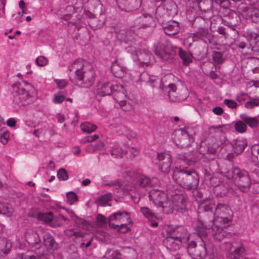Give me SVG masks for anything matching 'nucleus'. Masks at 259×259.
Returning <instances> with one entry per match:
<instances>
[{
  "label": "nucleus",
  "instance_id": "1",
  "mask_svg": "<svg viewBox=\"0 0 259 259\" xmlns=\"http://www.w3.org/2000/svg\"><path fill=\"white\" fill-rule=\"evenodd\" d=\"M215 200L210 197L204 199L198 208V219L199 222L213 226L212 236L215 240L221 241L227 235L222 226H219L215 221L214 213Z\"/></svg>",
  "mask_w": 259,
  "mask_h": 259
},
{
  "label": "nucleus",
  "instance_id": "2",
  "mask_svg": "<svg viewBox=\"0 0 259 259\" xmlns=\"http://www.w3.org/2000/svg\"><path fill=\"white\" fill-rule=\"evenodd\" d=\"M154 48L155 55L164 61L172 60L176 56L177 51L185 65H189L192 61V55L190 52L185 51L181 48L172 47L169 41L164 37H160L159 41L154 45Z\"/></svg>",
  "mask_w": 259,
  "mask_h": 259
},
{
  "label": "nucleus",
  "instance_id": "3",
  "mask_svg": "<svg viewBox=\"0 0 259 259\" xmlns=\"http://www.w3.org/2000/svg\"><path fill=\"white\" fill-rule=\"evenodd\" d=\"M68 70L74 71L73 76L69 75L70 79L79 87L88 88L94 84L95 73L91 65H85L81 61L77 60L68 66Z\"/></svg>",
  "mask_w": 259,
  "mask_h": 259
},
{
  "label": "nucleus",
  "instance_id": "4",
  "mask_svg": "<svg viewBox=\"0 0 259 259\" xmlns=\"http://www.w3.org/2000/svg\"><path fill=\"white\" fill-rule=\"evenodd\" d=\"M222 144L211 135H209L200 144V152L191 151L188 152L189 165H191L197 162L201 158L200 155L208 161L214 160L216 158V153Z\"/></svg>",
  "mask_w": 259,
  "mask_h": 259
},
{
  "label": "nucleus",
  "instance_id": "5",
  "mask_svg": "<svg viewBox=\"0 0 259 259\" xmlns=\"http://www.w3.org/2000/svg\"><path fill=\"white\" fill-rule=\"evenodd\" d=\"M174 179L182 187L190 190H197L199 178L196 171L192 169L182 168L175 170Z\"/></svg>",
  "mask_w": 259,
  "mask_h": 259
},
{
  "label": "nucleus",
  "instance_id": "6",
  "mask_svg": "<svg viewBox=\"0 0 259 259\" xmlns=\"http://www.w3.org/2000/svg\"><path fill=\"white\" fill-rule=\"evenodd\" d=\"M226 177L228 179H233L236 186L243 192H248L250 190L251 180L248 172L238 167H232L226 172Z\"/></svg>",
  "mask_w": 259,
  "mask_h": 259
},
{
  "label": "nucleus",
  "instance_id": "7",
  "mask_svg": "<svg viewBox=\"0 0 259 259\" xmlns=\"http://www.w3.org/2000/svg\"><path fill=\"white\" fill-rule=\"evenodd\" d=\"M97 94L100 96L112 95L117 101H121L126 96V90L120 84L107 82L97 90Z\"/></svg>",
  "mask_w": 259,
  "mask_h": 259
},
{
  "label": "nucleus",
  "instance_id": "8",
  "mask_svg": "<svg viewBox=\"0 0 259 259\" xmlns=\"http://www.w3.org/2000/svg\"><path fill=\"white\" fill-rule=\"evenodd\" d=\"M214 213L217 223H221L220 226H222L223 230L229 226V223L231 222L233 216V213L229 205L227 204L218 202L215 203Z\"/></svg>",
  "mask_w": 259,
  "mask_h": 259
},
{
  "label": "nucleus",
  "instance_id": "9",
  "mask_svg": "<svg viewBox=\"0 0 259 259\" xmlns=\"http://www.w3.org/2000/svg\"><path fill=\"white\" fill-rule=\"evenodd\" d=\"M194 134L192 129L190 127L176 130L174 134V142L178 147L181 148L188 147L194 142Z\"/></svg>",
  "mask_w": 259,
  "mask_h": 259
},
{
  "label": "nucleus",
  "instance_id": "10",
  "mask_svg": "<svg viewBox=\"0 0 259 259\" xmlns=\"http://www.w3.org/2000/svg\"><path fill=\"white\" fill-rule=\"evenodd\" d=\"M12 94L14 101H19L21 105L30 104L33 102L34 98L30 93L27 92L22 84L20 83L14 84L12 87Z\"/></svg>",
  "mask_w": 259,
  "mask_h": 259
},
{
  "label": "nucleus",
  "instance_id": "11",
  "mask_svg": "<svg viewBox=\"0 0 259 259\" xmlns=\"http://www.w3.org/2000/svg\"><path fill=\"white\" fill-rule=\"evenodd\" d=\"M12 94L14 101H19L21 105L30 104L33 102L34 98L30 93L27 92L22 84L20 83L14 84L12 87Z\"/></svg>",
  "mask_w": 259,
  "mask_h": 259
},
{
  "label": "nucleus",
  "instance_id": "12",
  "mask_svg": "<svg viewBox=\"0 0 259 259\" xmlns=\"http://www.w3.org/2000/svg\"><path fill=\"white\" fill-rule=\"evenodd\" d=\"M187 250L189 255L194 259H203L206 256V242L203 240L198 243L194 241L188 242Z\"/></svg>",
  "mask_w": 259,
  "mask_h": 259
},
{
  "label": "nucleus",
  "instance_id": "13",
  "mask_svg": "<svg viewBox=\"0 0 259 259\" xmlns=\"http://www.w3.org/2000/svg\"><path fill=\"white\" fill-rule=\"evenodd\" d=\"M179 191H174L171 185H169L166 189V195L172 199V203L175 206V209L181 213L185 212L187 210L186 199L184 196L179 193Z\"/></svg>",
  "mask_w": 259,
  "mask_h": 259
},
{
  "label": "nucleus",
  "instance_id": "14",
  "mask_svg": "<svg viewBox=\"0 0 259 259\" xmlns=\"http://www.w3.org/2000/svg\"><path fill=\"white\" fill-rule=\"evenodd\" d=\"M193 24L194 27L197 28V30L192 34L194 41L208 38L210 37V33L208 31L204 19L198 17L194 20Z\"/></svg>",
  "mask_w": 259,
  "mask_h": 259
},
{
  "label": "nucleus",
  "instance_id": "15",
  "mask_svg": "<svg viewBox=\"0 0 259 259\" xmlns=\"http://www.w3.org/2000/svg\"><path fill=\"white\" fill-rule=\"evenodd\" d=\"M132 55L137 64L141 67L149 66L154 62L152 53L145 49L135 51Z\"/></svg>",
  "mask_w": 259,
  "mask_h": 259
},
{
  "label": "nucleus",
  "instance_id": "16",
  "mask_svg": "<svg viewBox=\"0 0 259 259\" xmlns=\"http://www.w3.org/2000/svg\"><path fill=\"white\" fill-rule=\"evenodd\" d=\"M156 159L158 162L156 164L159 169L162 172L168 173L171 169V155L166 153H158Z\"/></svg>",
  "mask_w": 259,
  "mask_h": 259
},
{
  "label": "nucleus",
  "instance_id": "17",
  "mask_svg": "<svg viewBox=\"0 0 259 259\" xmlns=\"http://www.w3.org/2000/svg\"><path fill=\"white\" fill-rule=\"evenodd\" d=\"M165 233L166 235H171L174 238L179 240L182 243L189 239L187 230L182 226L169 228L165 231Z\"/></svg>",
  "mask_w": 259,
  "mask_h": 259
},
{
  "label": "nucleus",
  "instance_id": "18",
  "mask_svg": "<svg viewBox=\"0 0 259 259\" xmlns=\"http://www.w3.org/2000/svg\"><path fill=\"white\" fill-rule=\"evenodd\" d=\"M130 219H131V217L129 212L126 211L118 210L112 213L109 217L108 223L109 226L113 229L115 227L113 226V225H117V224L113 223L112 222H115L120 224L121 223H123L124 222H125L126 221H129Z\"/></svg>",
  "mask_w": 259,
  "mask_h": 259
},
{
  "label": "nucleus",
  "instance_id": "19",
  "mask_svg": "<svg viewBox=\"0 0 259 259\" xmlns=\"http://www.w3.org/2000/svg\"><path fill=\"white\" fill-rule=\"evenodd\" d=\"M42 244L47 250L51 253H53L59 248V244L56 241L54 237L49 232L43 236Z\"/></svg>",
  "mask_w": 259,
  "mask_h": 259
},
{
  "label": "nucleus",
  "instance_id": "20",
  "mask_svg": "<svg viewBox=\"0 0 259 259\" xmlns=\"http://www.w3.org/2000/svg\"><path fill=\"white\" fill-rule=\"evenodd\" d=\"M245 249L238 243L230 244L227 257L230 259H240L245 254Z\"/></svg>",
  "mask_w": 259,
  "mask_h": 259
},
{
  "label": "nucleus",
  "instance_id": "21",
  "mask_svg": "<svg viewBox=\"0 0 259 259\" xmlns=\"http://www.w3.org/2000/svg\"><path fill=\"white\" fill-rule=\"evenodd\" d=\"M25 240L32 247L39 248L41 245V239L38 234L32 230H27L25 234Z\"/></svg>",
  "mask_w": 259,
  "mask_h": 259
},
{
  "label": "nucleus",
  "instance_id": "22",
  "mask_svg": "<svg viewBox=\"0 0 259 259\" xmlns=\"http://www.w3.org/2000/svg\"><path fill=\"white\" fill-rule=\"evenodd\" d=\"M163 240V244L170 251L178 250L181 246L182 243L179 240L171 235H167Z\"/></svg>",
  "mask_w": 259,
  "mask_h": 259
},
{
  "label": "nucleus",
  "instance_id": "23",
  "mask_svg": "<svg viewBox=\"0 0 259 259\" xmlns=\"http://www.w3.org/2000/svg\"><path fill=\"white\" fill-rule=\"evenodd\" d=\"M207 224L202 222H199V224L196 227V231L200 237V240H203L204 242H206L207 241V231L211 230V234L212 235V227L214 226V225L208 226Z\"/></svg>",
  "mask_w": 259,
  "mask_h": 259
},
{
  "label": "nucleus",
  "instance_id": "24",
  "mask_svg": "<svg viewBox=\"0 0 259 259\" xmlns=\"http://www.w3.org/2000/svg\"><path fill=\"white\" fill-rule=\"evenodd\" d=\"M111 70L115 77L122 78L125 75L126 69L124 66L118 62V60H116L112 62Z\"/></svg>",
  "mask_w": 259,
  "mask_h": 259
},
{
  "label": "nucleus",
  "instance_id": "25",
  "mask_svg": "<svg viewBox=\"0 0 259 259\" xmlns=\"http://www.w3.org/2000/svg\"><path fill=\"white\" fill-rule=\"evenodd\" d=\"M149 197L150 201H153L155 205H158L162 201L165 199V194L158 189L151 190L149 193Z\"/></svg>",
  "mask_w": 259,
  "mask_h": 259
},
{
  "label": "nucleus",
  "instance_id": "26",
  "mask_svg": "<svg viewBox=\"0 0 259 259\" xmlns=\"http://www.w3.org/2000/svg\"><path fill=\"white\" fill-rule=\"evenodd\" d=\"M162 25L164 32L167 35L173 36L177 34L179 32V24L175 21L170 22L168 25H164V24Z\"/></svg>",
  "mask_w": 259,
  "mask_h": 259
},
{
  "label": "nucleus",
  "instance_id": "27",
  "mask_svg": "<svg viewBox=\"0 0 259 259\" xmlns=\"http://www.w3.org/2000/svg\"><path fill=\"white\" fill-rule=\"evenodd\" d=\"M105 22L104 16L101 13L99 18L90 17L88 23L92 29L96 30L102 28Z\"/></svg>",
  "mask_w": 259,
  "mask_h": 259
},
{
  "label": "nucleus",
  "instance_id": "28",
  "mask_svg": "<svg viewBox=\"0 0 259 259\" xmlns=\"http://www.w3.org/2000/svg\"><path fill=\"white\" fill-rule=\"evenodd\" d=\"M157 180L155 178L152 179L144 176H140L137 178L136 181V185L141 188H147L148 187H152L154 181H156Z\"/></svg>",
  "mask_w": 259,
  "mask_h": 259
},
{
  "label": "nucleus",
  "instance_id": "29",
  "mask_svg": "<svg viewBox=\"0 0 259 259\" xmlns=\"http://www.w3.org/2000/svg\"><path fill=\"white\" fill-rule=\"evenodd\" d=\"M161 7L164 8L166 13L169 14V16L177 13V5L172 0H165Z\"/></svg>",
  "mask_w": 259,
  "mask_h": 259
},
{
  "label": "nucleus",
  "instance_id": "30",
  "mask_svg": "<svg viewBox=\"0 0 259 259\" xmlns=\"http://www.w3.org/2000/svg\"><path fill=\"white\" fill-rule=\"evenodd\" d=\"M244 35L245 36L251 46L257 45L259 42V33H255L247 30L245 32Z\"/></svg>",
  "mask_w": 259,
  "mask_h": 259
},
{
  "label": "nucleus",
  "instance_id": "31",
  "mask_svg": "<svg viewBox=\"0 0 259 259\" xmlns=\"http://www.w3.org/2000/svg\"><path fill=\"white\" fill-rule=\"evenodd\" d=\"M169 17V14L166 13L163 8L161 6L158 7L155 11V17L157 21L162 24H164L166 18Z\"/></svg>",
  "mask_w": 259,
  "mask_h": 259
},
{
  "label": "nucleus",
  "instance_id": "32",
  "mask_svg": "<svg viewBox=\"0 0 259 259\" xmlns=\"http://www.w3.org/2000/svg\"><path fill=\"white\" fill-rule=\"evenodd\" d=\"M139 79L141 81H144L147 82L152 87H155L156 84H158V79L155 78L154 77H150L149 74L144 72L140 74L139 76Z\"/></svg>",
  "mask_w": 259,
  "mask_h": 259
},
{
  "label": "nucleus",
  "instance_id": "33",
  "mask_svg": "<svg viewBox=\"0 0 259 259\" xmlns=\"http://www.w3.org/2000/svg\"><path fill=\"white\" fill-rule=\"evenodd\" d=\"M240 118L251 128H254L258 126L259 121L256 117H250L246 114H241Z\"/></svg>",
  "mask_w": 259,
  "mask_h": 259
},
{
  "label": "nucleus",
  "instance_id": "34",
  "mask_svg": "<svg viewBox=\"0 0 259 259\" xmlns=\"http://www.w3.org/2000/svg\"><path fill=\"white\" fill-rule=\"evenodd\" d=\"M247 146L246 142L242 140H237L233 141V150L234 153L237 155L241 153Z\"/></svg>",
  "mask_w": 259,
  "mask_h": 259
},
{
  "label": "nucleus",
  "instance_id": "35",
  "mask_svg": "<svg viewBox=\"0 0 259 259\" xmlns=\"http://www.w3.org/2000/svg\"><path fill=\"white\" fill-rule=\"evenodd\" d=\"M118 3H122L128 11H133L140 7V3L136 0H116Z\"/></svg>",
  "mask_w": 259,
  "mask_h": 259
},
{
  "label": "nucleus",
  "instance_id": "36",
  "mask_svg": "<svg viewBox=\"0 0 259 259\" xmlns=\"http://www.w3.org/2000/svg\"><path fill=\"white\" fill-rule=\"evenodd\" d=\"M246 18L252 22L259 23V10L254 8L249 9L246 14Z\"/></svg>",
  "mask_w": 259,
  "mask_h": 259
},
{
  "label": "nucleus",
  "instance_id": "37",
  "mask_svg": "<svg viewBox=\"0 0 259 259\" xmlns=\"http://www.w3.org/2000/svg\"><path fill=\"white\" fill-rule=\"evenodd\" d=\"M157 206L162 207L163 212L166 214L172 213L173 209H175L174 205L170 201H164L163 200L161 203H160Z\"/></svg>",
  "mask_w": 259,
  "mask_h": 259
},
{
  "label": "nucleus",
  "instance_id": "38",
  "mask_svg": "<svg viewBox=\"0 0 259 259\" xmlns=\"http://www.w3.org/2000/svg\"><path fill=\"white\" fill-rule=\"evenodd\" d=\"M123 259H136V251L131 247H125L122 249Z\"/></svg>",
  "mask_w": 259,
  "mask_h": 259
},
{
  "label": "nucleus",
  "instance_id": "39",
  "mask_svg": "<svg viewBox=\"0 0 259 259\" xmlns=\"http://www.w3.org/2000/svg\"><path fill=\"white\" fill-rule=\"evenodd\" d=\"M140 211L149 221H154L157 219V216L147 207H141Z\"/></svg>",
  "mask_w": 259,
  "mask_h": 259
},
{
  "label": "nucleus",
  "instance_id": "40",
  "mask_svg": "<svg viewBox=\"0 0 259 259\" xmlns=\"http://www.w3.org/2000/svg\"><path fill=\"white\" fill-rule=\"evenodd\" d=\"M115 33L118 40L125 42H127L130 40L129 34L131 33V31L125 29H121L119 31H116Z\"/></svg>",
  "mask_w": 259,
  "mask_h": 259
},
{
  "label": "nucleus",
  "instance_id": "41",
  "mask_svg": "<svg viewBox=\"0 0 259 259\" xmlns=\"http://www.w3.org/2000/svg\"><path fill=\"white\" fill-rule=\"evenodd\" d=\"M132 222L131 219H130L129 221H126L125 222H124L123 223L117 224V225H113V226L115 227L113 229H116L119 233L123 234L125 233L130 230V229L127 225L132 223Z\"/></svg>",
  "mask_w": 259,
  "mask_h": 259
},
{
  "label": "nucleus",
  "instance_id": "42",
  "mask_svg": "<svg viewBox=\"0 0 259 259\" xmlns=\"http://www.w3.org/2000/svg\"><path fill=\"white\" fill-rule=\"evenodd\" d=\"M80 128L83 132L91 133L94 132L97 129V126L90 122H84L81 124Z\"/></svg>",
  "mask_w": 259,
  "mask_h": 259
},
{
  "label": "nucleus",
  "instance_id": "43",
  "mask_svg": "<svg viewBox=\"0 0 259 259\" xmlns=\"http://www.w3.org/2000/svg\"><path fill=\"white\" fill-rule=\"evenodd\" d=\"M234 127L236 132L240 133H244L247 130V125L242 119L237 121L234 124Z\"/></svg>",
  "mask_w": 259,
  "mask_h": 259
},
{
  "label": "nucleus",
  "instance_id": "44",
  "mask_svg": "<svg viewBox=\"0 0 259 259\" xmlns=\"http://www.w3.org/2000/svg\"><path fill=\"white\" fill-rule=\"evenodd\" d=\"M41 219L45 223L49 224L52 226H55L54 224V215L53 213L49 212L48 213H42L41 216Z\"/></svg>",
  "mask_w": 259,
  "mask_h": 259
},
{
  "label": "nucleus",
  "instance_id": "45",
  "mask_svg": "<svg viewBox=\"0 0 259 259\" xmlns=\"http://www.w3.org/2000/svg\"><path fill=\"white\" fill-rule=\"evenodd\" d=\"M37 255L32 251H28L24 253L18 254L16 259H36Z\"/></svg>",
  "mask_w": 259,
  "mask_h": 259
},
{
  "label": "nucleus",
  "instance_id": "46",
  "mask_svg": "<svg viewBox=\"0 0 259 259\" xmlns=\"http://www.w3.org/2000/svg\"><path fill=\"white\" fill-rule=\"evenodd\" d=\"M212 59L215 64H220L222 63L224 61L222 53L217 51L213 52Z\"/></svg>",
  "mask_w": 259,
  "mask_h": 259
},
{
  "label": "nucleus",
  "instance_id": "47",
  "mask_svg": "<svg viewBox=\"0 0 259 259\" xmlns=\"http://www.w3.org/2000/svg\"><path fill=\"white\" fill-rule=\"evenodd\" d=\"M232 17L233 18H235L236 20L234 21V20H230L229 21H227L226 25L227 26H228L229 27L232 28L233 30L235 31L237 33V31L236 30V29L234 27L238 24V23H239L238 19H239V17L237 15V14L236 13H235V14L232 15Z\"/></svg>",
  "mask_w": 259,
  "mask_h": 259
},
{
  "label": "nucleus",
  "instance_id": "48",
  "mask_svg": "<svg viewBox=\"0 0 259 259\" xmlns=\"http://www.w3.org/2000/svg\"><path fill=\"white\" fill-rule=\"evenodd\" d=\"M66 198L68 203L70 205H72L75 201L78 200L77 195L73 191L67 193Z\"/></svg>",
  "mask_w": 259,
  "mask_h": 259
},
{
  "label": "nucleus",
  "instance_id": "49",
  "mask_svg": "<svg viewBox=\"0 0 259 259\" xmlns=\"http://www.w3.org/2000/svg\"><path fill=\"white\" fill-rule=\"evenodd\" d=\"M168 96L169 100L172 102H180L183 100V98L179 96L177 92H168Z\"/></svg>",
  "mask_w": 259,
  "mask_h": 259
},
{
  "label": "nucleus",
  "instance_id": "50",
  "mask_svg": "<svg viewBox=\"0 0 259 259\" xmlns=\"http://www.w3.org/2000/svg\"><path fill=\"white\" fill-rule=\"evenodd\" d=\"M57 177L60 181H66L68 179V174L65 169L61 168L57 171Z\"/></svg>",
  "mask_w": 259,
  "mask_h": 259
},
{
  "label": "nucleus",
  "instance_id": "51",
  "mask_svg": "<svg viewBox=\"0 0 259 259\" xmlns=\"http://www.w3.org/2000/svg\"><path fill=\"white\" fill-rule=\"evenodd\" d=\"M206 66H208V67L210 68H211V70L210 71H206V73H210V77L213 79H217L218 77V74L215 72V71H214L213 70V68H214V66H213V65L209 63H208L206 65H203V66L202 67V69L203 71H204V70H205V67Z\"/></svg>",
  "mask_w": 259,
  "mask_h": 259
},
{
  "label": "nucleus",
  "instance_id": "52",
  "mask_svg": "<svg viewBox=\"0 0 259 259\" xmlns=\"http://www.w3.org/2000/svg\"><path fill=\"white\" fill-rule=\"evenodd\" d=\"M65 11H67V13L64 14L62 16V19L68 20L70 18L71 15L75 12L74 8L72 6H67L66 7Z\"/></svg>",
  "mask_w": 259,
  "mask_h": 259
},
{
  "label": "nucleus",
  "instance_id": "53",
  "mask_svg": "<svg viewBox=\"0 0 259 259\" xmlns=\"http://www.w3.org/2000/svg\"><path fill=\"white\" fill-rule=\"evenodd\" d=\"M255 106H259V99L250 98L245 104V107L248 109H252Z\"/></svg>",
  "mask_w": 259,
  "mask_h": 259
},
{
  "label": "nucleus",
  "instance_id": "54",
  "mask_svg": "<svg viewBox=\"0 0 259 259\" xmlns=\"http://www.w3.org/2000/svg\"><path fill=\"white\" fill-rule=\"evenodd\" d=\"M127 152L122 150L120 147H116L113 148L111 150V154L112 156H115L116 157H122V156L126 154Z\"/></svg>",
  "mask_w": 259,
  "mask_h": 259
},
{
  "label": "nucleus",
  "instance_id": "55",
  "mask_svg": "<svg viewBox=\"0 0 259 259\" xmlns=\"http://www.w3.org/2000/svg\"><path fill=\"white\" fill-rule=\"evenodd\" d=\"M96 223L98 225L103 226L108 223V219L104 215L98 214L96 217Z\"/></svg>",
  "mask_w": 259,
  "mask_h": 259
},
{
  "label": "nucleus",
  "instance_id": "56",
  "mask_svg": "<svg viewBox=\"0 0 259 259\" xmlns=\"http://www.w3.org/2000/svg\"><path fill=\"white\" fill-rule=\"evenodd\" d=\"M111 197V194L110 193H108L101 196L98 198V200L101 204H104L107 203L109 201H110Z\"/></svg>",
  "mask_w": 259,
  "mask_h": 259
},
{
  "label": "nucleus",
  "instance_id": "57",
  "mask_svg": "<svg viewBox=\"0 0 259 259\" xmlns=\"http://www.w3.org/2000/svg\"><path fill=\"white\" fill-rule=\"evenodd\" d=\"M177 159L184 161L185 163L189 165L188 153H177L176 156Z\"/></svg>",
  "mask_w": 259,
  "mask_h": 259
},
{
  "label": "nucleus",
  "instance_id": "58",
  "mask_svg": "<svg viewBox=\"0 0 259 259\" xmlns=\"http://www.w3.org/2000/svg\"><path fill=\"white\" fill-rule=\"evenodd\" d=\"M35 62L39 66H44L48 64V60L44 56H40L36 59Z\"/></svg>",
  "mask_w": 259,
  "mask_h": 259
},
{
  "label": "nucleus",
  "instance_id": "59",
  "mask_svg": "<svg viewBox=\"0 0 259 259\" xmlns=\"http://www.w3.org/2000/svg\"><path fill=\"white\" fill-rule=\"evenodd\" d=\"M103 147H104L103 143H100L97 145H90L87 147V150L89 152H94L97 150L101 149Z\"/></svg>",
  "mask_w": 259,
  "mask_h": 259
},
{
  "label": "nucleus",
  "instance_id": "60",
  "mask_svg": "<svg viewBox=\"0 0 259 259\" xmlns=\"http://www.w3.org/2000/svg\"><path fill=\"white\" fill-rule=\"evenodd\" d=\"M116 250H112L110 248L107 249L105 255L104 257L107 259H116L115 256Z\"/></svg>",
  "mask_w": 259,
  "mask_h": 259
},
{
  "label": "nucleus",
  "instance_id": "61",
  "mask_svg": "<svg viewBox=\"0 0 259 259\" xmlns=\"http://www.w3.org/2000/svg\"><path fill=\"white\" fill-rule=\"evenodd\" d=\"M170 77H171V75L169 74L167 75H165L161 78V83L159 87L161 88L163 90H164V89L167 87V84L168 83H167V81L168 79H169Z\"/></svg>",
  "mask_w": 259,
  "mask_h": 259
},
{
  "label": "nucleus",
  "instance_id": "62",
  "mask_svg": "<svg viewBox=\"0 0 259 259\" xmlns=\"http://www.w3.org/2000/svg\"><path fill=\"white\" fill-rule=\"evenodd\" d=\"M224 103L229 108L231 109L236 108L237 105V103L235 101L230 99L224 100Z\"/></svg>",
  "mask_w": 259,
  "mask_h": 259
},
{
  "label": "nucleus",
  "instance_id": "63",
  "mask_svg": "<svg viewBox=\"0 0 259 259\" xmlns=\"http://www.w3.org/2000/svg\"><path fill=\"white\" fill-rule=\"evenodd\" d=\"M65 97L63 95L55 94L53 99V101L54 103L60 104L62 103L65 100Z\"/></svg>",
  "mask_w": 259,
  "mask_h": 259
},
{
  "label": "nucleus",
  "instance_id": "64",
  "mask_svg": "<svg viewBox=\"0 0 259 259\" xmlns=\"http://www.w3.org/2000/svg\"><path fill=\"white\" fill-rule=\"evenodd\" d=\"M224 126V125H219L217 126H211L209 128L210 133H213V132L218 134L222 133V128Z\"/></svg>",
  "mask_w": 259,
  "mask_h": 259
}]
</instances>
